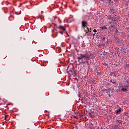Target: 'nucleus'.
<instances>
[{
  "label": "nucleus",
  "instance_id": "1",
  "mask_svg": "<svg viewBox=\"0 0 129 129\" xmlns=\"http://www.w3.org/2000/svg\"><path fill=\"white\" fill-rule=\"evenodd\" d=\"M91 55V53H90V54H88V53H81L80 56L77 57L78 62H80V60H82V62H79V65L85 63L88 64V60H90Z\"/></svg>",
  "mask_w": 129,
  "mask_h": 129
},
{
  "label": "nucleus",
  "instance_id": "2",
  "mask_svg": "<svg viewBox=\"0 0 129 129\" xmlns=\"http://www.w3.org/2000/svg\"><path fill=\"white\" fill-rule=\"evenodd\" d=\"M84 32H85V34L84 35V36H87V37H89V36L90 35L89 32H91V29H90V30H89V28H88V27H84Z\"/></svg>",
  "mask_w": 129,
  "mask_h": 129
},
{
  "label": "nucleus",
  "instance_id": "3",
  "mask_svg": "<svg viewBox=\"0 0 129 129\" xmlns=\"http://www.w3.org/2000/svg\"><path fill=\"white\" fill-rule=\"evenodd\" d=\"M69 74H71L73 76H76V71H75L74 68H72L69 71Z\"/></svg>",
  "mask_w": 129,
  "mask_h": 129
},
{
  "label": "nucleus",
  "instance_id": "4",
  "mask_svg": "<svg viewBox=\"0 0 129 129\" xmlns=\"http://www.w3.org/2000/svg\"><path fill=\"white\" fill-rule=\"evenodd\" d=\"M87 25H88V24H87V22H86V21H82V26L83 28L87 27Z\"/></svg>",
  "mask_w": 129,
  "mask_h": 129
},
{
  "label": "nucleus",
  "instance_id": "5",
  "mask_svg": "<svg viewBox=\"0 0 129 129\" xmlns=\"http://www.w3.org/2000/svg\"><path fill=\"white\" fill-rule=\"evenodd\" d=\"M58 29H59L60 30H61L62 31H66V29L65 27H63L62 26H60L58 27Z\"/></svg>",
  "mask_w": 129,
  "mask_h": 129
},
{
  "label": "nucleus",
  "instance_id": "6",
  "mask_svg": "<svg viewBox=\"0 0 129 129\" xmlns=\"http://www.w3.org/2000/svg\"><path fill=\"white\" fill-rule=\"evenodd\" d=\"M121 91H123L124 92H125V91H127V89L126 88H124L123 87H121Z\"/></svg>",
  "mask_w": 129,
  "mask_h": 129
},
{
  "label": "nucleus",
  "instance_id": "7",
  "mask_svg": "<svg viewBox=\"0 0 129 129\" xmlns=\"http://www.w3.org/2000/svg\"><path fill=\"white\" fill-rule=\"evenodd\" d=\"M108 19L109 21H111V22H114V18H113V17H110Z\"/></svg>",
  "mask_w": 129,
  "mask_h": 129
},
{
  "label": "nucleus",
  "instance_id": "8",
  "mask_svg": "<svg viewBox=\"0 0 129 129\" xmlns=\"http://www.w3.org/2000/svg\"><path fill=\"white\" fill-rule=\"evenodd\" d=\"M121 112V109L120 108L116 111L117 114H118L119 113Z\"/></svg>",
  "mask_w": 129,
  "mask_h": 129
},
{
  "label": "nucleus",
  "instance_id": "9",
  "mask_svg": "<svg viewBox=\"0 0 129 129\" xmlns=\"http://www.w3.org/2000/svg\"><path fill=\"white\" fill-rule=\"evenodd\" d=\"M113 129H120V128H119V127H118V125H115L114 126V128Z\"/></svg>",
  "mask_w": 129,
  "mask_h": 129
},
{
  "label": "nucleus",
  "instance_id": "10",
  "mask_svg": "<svg viewBox=\"0 0 129 129\" xmlns=\"http://www.w3.org/2000/svg\"><path fill=\"white\" fill-rule=\"evenodd\" d=\"M110 82H111V83H113L115 85H116V83H115V82L114 81V80H110Z\"/></svg>",
  "mask_w": 129,
  "mask_h": 129
},
{
  "label": "nucleus",
  "instance_id": "11",
  "mask_svg": "<svg viewBox=\"0 0 129 129\" xmlns=\"http://www.w3.org/2000/svg\"><path fill=\"white\" fill-rule=\"evenodd\" d=\"M102 40H103V41H104V42H105V40H106V37L103 36L102 37Z\"/></svg>",
  "mask_w": 129,
  "mask_h": 129
},
{
  "label": "nucleus",
  "instance_id": "12",
  "mask_svg": "<svg viewBox=\"0 0 129 129\" xmlns=\"http://www.w3.org/2000/svg\"><path fill=\"white\" fill-rule=\"evenodd\" d=\"M101 29H102V30H105V29H106V27L103 26L101 27Z\"/></svg>",
  "mask_w": 129,
  "mask_h": 129
},
{
  "label": "nucleus",
  "instance_id": "13",
  "mask_svg": "<svg viewBox=\"0 0 129 129\" xmlns=\"http://www.w3.org/2000/svg\"><path fill=\"white\" fill-rule=\"evenodd\" d=\"M111 13H112V14H114V13H115V10H112L111 11Z\"/></svg>",
  "mask_w": 129,
  "mask_h": 129
},
{
  "label": "nucleus",
  "instance_id": "14",
  "mask_svg": "<svg viewBox=\"0 0 129 129\" xmlns=\"http://www.w3.org/2000/svg\"><path fill=\"white\" fill-rule=\"evenodd\" d=\"M93 32H94V33H97V30H96V29H94L93 30Z\"/></svg>",
  "mask_w": 129,
  "mask_h": 129
},
{
  "label": "nucleus",
  "instance_id": "15",
  "mask_svg": "<svg viewBox=\"0 0 129 129\" xmlns=\"http://www.w3.org/2000/svg\"><path fill=\"white\" fill-rule=\"evenodd\" d=\"M123 87H129V85H125Z\"/></svg>",
  "mask_w": 129,
  "mask_h": 129
},
{
  "label": "nucleus",
  "instance_id": "16",
  "mask_svg": "<svg viewBox=\"0 0 129 129\" xmlns=\"http://www.w3.org/2000/svg\"><path fill=\"white\" fill-rule=\"evenodd\" d=\"M8 115H5V119H7V117H8Z\"/></svg>",
  "mask_w": 129,
  "mask_h": 129
},
{
  "label": "nucleus",
  "instance_id": "17",
  "mask_svg": "<svg viewBox=\"0 0 129 129\" xmlns=\"http://www.w3.org/2000/svg\"><path fill=\"white\" fill-rule=\"evenodd\" d=\"M118 122H119V123H121V122L120 121H119V120L118 121Z\"/></svg>",
  "mask_w": 129,
  "mask_h": 129
},
{
  "label": "nucleus",
  "instance_id": "18",
  "mask_svg": "<svg viewBox=\"0 0 129 129\" xmlns=\"http://www.w3.org/2000/svg\"><path fill=\"white\" fill-rule=\"evenodd\" d=\"M126 66L128 67H129V64H126Z\"/></svg>",
  "mask_w": 129,
  "mask_h": 129
},
{
  "label": "nucleus",
  "instance_id": "19",
  "mask_svg": "<svg viewBox=\"0 0 129 129\" xmlns=\"http://www.w3.org/2000/svg\"><path fill=\"white\" fill-rule=\"evenodd\" d=\"M61 35H63V32H60Z\"/></svg>",
  "mask_w": 129,
  "mask_h": 129
},
{
  "label": "nucleus",
  "instance_id": "20",
  "mask_svg": "<svg viewBox=\"0 0 129 129\" xmlns=\"http://www.w3.org/2000/svg\"><path fill=\"white\" fill-rule=\"evenodd\" d=\"M111 2V0H109V3H110Z\"/></svg>",
  "mask_w": 129,
  "mask_h": 129
},
{
  "label": "nucleus",
  "instance_id": "21",
  "mask_svg": "<svg viewBox=\"0 0 129 129\" xmlns=\"http://www.w3.org/2000/svg\"><path fill=\"white\" fill-rule=\"evenodd\" d=\"M93 36H95V34H94L93 35Z\"/></svg>",
  "mask_w": 129,
  "mask_h": 129
},
{
  "label": "nucleus",
  "instance_id": "22",
  "mask_svg": "<svg viewBox=\"0 0 129 129\" xmlns=\"http://www.w3.org/2000/svg\"><path fill=\"white\" fill-rule=\"evenodd\" d=\"M126 82H127V83H129V82H128V81H126Z\"/></svg>",
  "mask_w": 129,
  "mask_h": 129
},
{
  "label": "nucleus",
  "instance_id": "23",
  "mask_svg": "<svg viewBox=\"0 0 129 129\" xmlns=\"http://www.w3.org/2000/svg\"><path fill=\"white\" fill-rule=\"evenodd\" d=\"M79 97H80V95H79Z\"/></svg>",
  "mask_w": 129,
  "mask_h": 129
},
{
  "label": "nucleus",
  "instance_id": "24",
  "mask_svg": "<svg viewBox=\"0 0 129 129\" xmlns=\"http://www.w3.org/2000/svg\"><path fill=\"white\" fill-rule=\"evenodd\" d=\"M28 129H29V128H28Z\"/></svg>",
  "mask_w": 129,
  "mask_h": 129
}]
</instances>
